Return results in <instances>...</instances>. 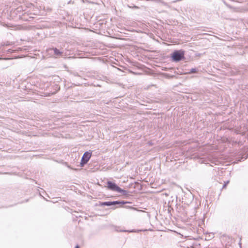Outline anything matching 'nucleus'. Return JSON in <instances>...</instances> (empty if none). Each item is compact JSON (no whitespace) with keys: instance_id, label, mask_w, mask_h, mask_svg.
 Here are the masks:
<instances>
[{"instance_id":"nucleus-5","label":"nucleus","mask_w":248,"mask_h":248,"mask_svg":"<svg viewBox=\"0 0 248 248\" xmlns=\"http://www.w3.org/2000/svg\"><path fill=\"white\" fill-rule=\"evenodd\" d=\"M125 202H120V201H114V202H104L102 203V205H106V206H110L112 205H116V204H120L121 205H123Z\"/></svg>"},{"instance_id":"nucleus-3","label":"nucleus","mask_w":248,"mask_h":248,"mask_svg":"<svg viewBox=\"0 0 248 248\" xmlns=\"http://www.w3.org/2000/svg\"><path fill=\"white\" fill-rule=\"evenodd\" d=\"M108 188L113 191H116L118 192H120L123 193V194H125L126 193V191L122 189L120 187L117 186L115 183H113L110 181L108 182Z\"/></svg>"},{"instance_id":"nucleus-9","label":"nucleus","mask_w":248,"mask_h":248,"mask_svg":"<svg viewBox=\"0 0 248 248\" xmlns=\"http://www.w3.org/2000/svg\"><path fill=\"white\" fill-rule=\"evenodd\" d=\"M129 232H136L137 231H134V230H131V231H128Z\"/></svg>"},{"instance_id":"nucleus-7","label":"nucleus","mask_w":248,"mask_h":248,"mask_svg":"<svg viewBox=\"0 0 248 248\" xmlns=\"http://www.w3.org/2000/svg\"><path fill=\"white\" fill-rule=\"evenodd\" d=\"M197 71V70L196 68H192L190 70L189 73H196Z\"/></svg>"},{"instance_id":"nucleus-13","label":"nucleus","mask_w":248,"mask_h":248,"mask_svg":"<svg viewBox=\"0 0 248 248\" xmlns=\"http://www.w3.org/2000/svg\"><path fill=\"white\" fill-rule=\"evenodd\" d=\"M0 59H1V58H0Z\"/></svg>"},{"instance_id":"nucleus-8","label":"nucleus","mask_w":248,"mask_h":248,"mask_svg":"<svg viewBox=\"0 0 248 248\" xmlns=\"http://www.w3.org/2000/svg\"><path fill=\"white\" fill-rule=\"evenodd\" d=\"M229 183V181H227V182H226L224 183V185H223V187H222V188H225V187L226 186L228 185V184Z\"/></svg>"},{"instance_id":"nucleus-6","label":"nucleus","mask_w":248,"mask_h":248,"mask_svg":"<svg viewBox=\"0 0 248 248\" xmlns=\"http://www.w3.org/2000/svg\"><path fill=\"white\" fill-rule=\"evenodd\" d=\"M49 51H53L56 56H61L62 52L56 48H53L49 49Z\"/></svg>"},{"instance_id":"nucleus-1","label":"nucleus","mask_w":248,"mask_h":248,"mask_svg":"<svg viewBox=\"0 0 248 248\" xmlns=\"http://www.w3.org/2000/svg\"><path fill=\"white\" fill-rule=\"evenodd\" d=\"M24 14L30 15V17L32 18H33L32 15H36L38 14L37 9L35 8L34 5L31 3L28 4L24 10Z\"/></svg>"},{"instance_id":"nucleus-4","label":"nucleus","mask_w":248,"mask_h":248,"mask_svg":"<svg viewBox=\"0 0 248 248\" xmlns=\"http://www.w3.org/2000/svg\"><path fill=\"white\" fill-rule=\"evenodd\" d=\"M92 155V153L89 152H86L81 158L80 164L82 166L86 164L90 159Z\"/></svg>"},{"instance_id":"nucleus-12","label":"nucleus","mask_w":248,"mask_h":248,"mask_svg":"<svg viewBox=\"0 0 248 248\" xmlns=\"http://www.w3.org/2000/svg\"><path fill=\"white\" fill-rule=\"evenodd\" d=\"M122 232H127V231H125V230H123V231H121Z\"/></svg>"},{"instance_id":"nucleus-10","label":"nucleus","mask_w":248,"mask_h":248,"mask_svg":"<svg viewBox=\"0 0 248 248\" xmlns=\"http://www.w3.org/2000/svg\"><path fill=\"white\" fill-rule=\"evenodd\" d=\"M239 245L240 247H241V243L240 242H239Z\"/></svg>"},{"instance_id":"nucleus-2","label":"nucleus","mask_w":248,"mask_h":248,"mask_svg":"<svg viewBox=\"0 0 248 248\" xmlns=\"http://www.w3.org/2000/svg\"><path fill=\"white\" fill-rule=\"evenodd\" d=\"M184 51L180 50H176L172 54L171 57L174 62H178L184 58Z\"/></svg>"},{"instance_id":"nucleus-11","label":"nucleus","mask_w":248,"mask_h":248,"mask_svg":"<svg viewBox=\"0 0 248 248\" xmlns=\"http://www.w3.org/2000/svg\"><path fill=\"white\" fill-rule=\"evenodd\" d=\"M75 248H79L78 246H77Z\"/></svg>"}]
</instances>
